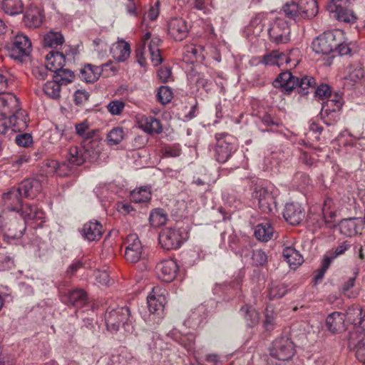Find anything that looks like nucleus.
Returning a JSON list of instances; mask_svg holds the SVG:
<instances>
[{"instance_id": "obj_38", "label": "nucleus", "mask_w": 365, "mask_h": 365, "mask_svg": "<svg viewBox=\"0 0 365 365\" xmlns=\"http://www.w3.org/2000/svg\"><path fill=\"white\" fill-rule=\"evenodd\" d=\"M299 9L301 17L304 19H312L319 11L317 0H300Z\"/></svg>"}, {"instance_id": "obj_45", "label": "nucleus", "mask_w": 365, "mask_h": 365, "mask_svg": "<svg viewBox=\"0 0 365 365\" xmlns=\"http://www.w3.org/2000/svg\"><path fill=\"white\" fill-rule=\"evenodd\" d=\"M296 88L297 92L305 96L309 93L310 89H313L316 86V81L312 76H304L302 78L297 77V83H296Z\"/></svg>"}, {"instance_id": "obj_16", "label": "nucleus", "mask_w": 365, "mask_h": 365, "mask_svg": "<svg viewBox=\"0 0 365 365\" xmlns=\"http://www.w3.org/2000/svg\"><path fill=\"white\" fill-rule=\"evenodd\" d=\"M190 26L182 18H173L168 24V34L175 41H182L190 31Z\"/></svg>"}, {"instance_id": "obj_63", "label": "nucleus", "mask_w": 365, "mask_h": 365, "mask_svg": "<svg viewBox=\"0 0 365 365\" xmlns=\"http://www.w3.org/2000/svg\"><path fill=\"white\" fill-rule=\"evenodd\" d=\"M125 108L124 102L118 100H114L110 101L107 105L108 110L113 115H117L121 113Z\"/></svg>"}, {"instance_id": "obj_13", "label": "nucleus", "mask_w": 365, "mask_h": 365, "mask_svg": "<svg viewBox=\"0 0 365 365\" xmlns=\"http://www.w3.org/2000/svg\"><path fill=\"white\" fill-rule=\"evenodd\" d=\"M124 245L125 259L130 263L138 262L143 253V246L138 235L135 233L128 235L124 241Z\"/></svg>"}, {"instance_id": "obj_12", "label": "nucleus", "mask_w": 365, "mask_h": 365, "mask_svg": "<svg viewBox=\"0 0 365 365\" xmlns=\"http://www.w3.org/2000/svg\"><path fill=\"white\" fill-rule=\"evenodd\" d=\"M159 242L166 250H175L180 247L185 238L180 230L165 227L159 234Z\"/></svg>"}, {"instance_id": "obj_23", "label": "nucleus", "mask_w": 365, "mask_h": 365, "mask_svg": "<svg viewBox=\"0 0 365 365\" xmlns=\"http://www.w3.org/2000/svg\"><path fill=\"white\" fill-rule=\"evenodd\" d=\"M110 66L111 63H103L101 66L86 64L81 68L79 77L86 83H93L98 80L103 71Z\"/></svg>"}, {"instance_id": "obj_3", "label": "nucleus", "mask_w": 365, "mask_h": 365, "mask_svg": "<svg viewBox=\"0 0 365 365\" xmlns=\"http://www.w3.org/2000/svg\"><path fill=\"white\" fill-rule=\"evenodd\" d=\"M343 35L341 30L324 31L313 41L312 49L317 53L329 55L334 52Z\"/></svg>"}, {"instance_id": "obj_21", "label": "nucleus", "mask_w": 365, "mask_h": 365, "mask_svg": "<svg viewBox=\"0 0 365 365\" xmlns=\"http://www.w3.org/2000/svg\"><path fill=\"white\" fill-rule=\"evenodd\" d=\"M346 319H347V313L334 312L329 314L326 319L327 330L332 334H339L345 331Z\"/></svg>"}, {"instance_id": "obj_26", "label": "nucleus", "mask_w": 365, "mask_h": 365, "mask_svg": "<svg viewBox=\"0 0 365 365\" xmlns=\"http://www.w3.org/2000/svg\"><path fill=\"white\" fill-rule=\"evenodd\" d=\"M362 225L361 218L350 217L341 220L339 226L340 232L342 235L347 237H352L361 231Z\"/></svg>"}, {"instance_id": "obj_50", "label": "nucleus", "mask_w": 365, "mask_h": 365, "mask_svg": "<svg viewBox=\"0 0 365 365\" xmlns=\"http://www.w3.org/2000/svg\"><path fill=\"white\" fill-rule=\"evenodd\" d=\"M288 292L287 286L283 283L272 282L269 286L268 297L270 300L282 298Z\"/></svg>"}, {"instance_id": "obj_62", "label": "nucleus", "mask_w": 365, "mask_h": 365, "mask_svg": "<svg viewBox=\"0 0 365 365\" xmlns=\"http://www.w3.org/2000/svg\"><path fill=\"white\" fill-rule=\"evenodd\" d=\"M333 200L331 198L327 197L324 200L323 207H322V215L323 217L322 218V222L319 223V226L321 224L323 223V222H327V217L329 216L331 218H333L335 217V212L332 210L333 207Z\"/></svg>"}, {"instance_id": "obj_27", "label": "nucleus", "mask_w": 365, "mask_h": 365, "mask_svg": "<svg viewBox=\"0 0 365 365\" xmlns=\"http://www.w3.org/2000/svg\"><path fill=\"white\" fill-rule=\"evenodd\" d=\"M82 149H83V156L86 162H95L98 159L101 153V143L98 139H91L88 141H83Z\"/></svg>"}, {"instance_id": "obj_7", "label": "nucleus", "mask_w": 365, "mask_h": 365, "mask_svg": "<svg viewBox=\"0 0 365 365\" xmlns=\"http://www.w3.org/2000/svg\"><path fill=\"white\" fill-rule=\"evenodd\" d=\"M270 355L281 361H287L295 354V346L287 335H281L275 339L269 349Z\"/></svg>"}, {"instance_id": "obj_1", "label": "nucleus", "mask_w": 365, "mask_h": 365, "mask_svg": "<svg viewBox=\"0 0 365 365\" xmlns=\"http://www.w3.org/2000/svg\"><path fill=\"white\" fill-rule=\"evenodd\" d=\"M107 329L112 333L117 332L122 327L126 331L133 330L132 317L127 307H109L105 314Z\"/></svg>"}, {"instance_id": "obj_47", "label": "nucleus", "mask_w": 365, "mask_h": 365, "mask_svg": "<svg viewBox=\"0 0 365 365\" xmlns=\"http://www.w3.org/2000/svg\"><path fill=\"white\" fill-rule=\"evenodd\" d=\"M359 340L356 342L352 334L349 339V345L354 346L356 349V357L357 359L365 365V334H361L359 336Z\"/></svg>"}, {"instance_id": "obj_15", "label": "nucleus", "mask_w": 365, "mask_h": 365, "mask_svg": "<svg viewBox=\"0 0 365 365\" xmlns=\"http://www.w3.org/2000/svg\"><path fill=\"white\" fill-rule=\"evenodd\" d=\"M20 191L16 190L15 187H12L9 192L4 193L2 195L3 207L2 212H15L18 214L22 207Z\"/></svg>"}, {"instance_id": "obj_35", "label": "nucleus", "mask_w": 365, "mask_h": 365, "mask_svg": "<svg viewBox=\"0 0 365 365\" xmlns=\"http://www.w3.org/2000/svg\"><path fill=\"white\" fill-rule=\"evenodd\" d=\"M85 162L82 146H72L69 148L65 162L69 170L71 166H80Z\"/></svg>"}, {"instance_id": "obj_36", "label": "nucleus", "mask_w": 365, "mask_h": 365, "mask_svg": "<svg viewBox=\"0 0 365 365\" xmlns=\"http://www.w3.org/2000/svg\"><path fill=\"white\" fill-rule=\"evenodd\" d=\"M140 128L149 134H160L163 132V125L159 120L153 117H144L140 121Z\"/></svg>"}, {"instance_id": "obj_6", "label": "nucleus", "mask_w": 365, "mask_h": 365, "mask_svg": "<svg viewBox=\"0 0 365 365\" xmlns=\"http://www.w3.org/2000/svg\"><path fill=\"white\" fill-rule=\"evenodd\" d=\"M341 106L342 97L338 93H336L332 98H329L324 102L320 113L323 123L328 126L335 125L339 120Z\"/></svg>"}, {"instance_id": "obj_58", "label": "nucleus", "mask_w": 365, "mask_h": 365, "mask_svg": "<svg viewBox=\"0 0 365 365\" xmlns=\"http://www.w3.org/2000/svg\"><path fill=\"white\" fill-rule=\"evenodd\" d=\"M173 93L168 86H162L158 88L157 93V99L163 105H165L171 101Z\"/></svg>"}, {"instance_id": "obj_40", "label": "nucleus", "mask_w": 365, "mask_h": 365, "mask_svg": "<svg viewBox=\"0 0 365 365\" xmlns=\"http://www.w3.org/2000/svg\"><path fill=\"white\" fill-rule=\"evenodd\" d=\"M274 235V228L269 222H262L255 228V237L262 242H268Z\"/></svg>"}, {"instance_id": "obj_64", "label": "nucleus", "mask_w": 365, "mask_h": 365, "mask_svg": "<svg viewBox=\"0 0 365 365\" xmlns=\"http://www.w3.org/2000/svg\"><path fill=\"white\" fill-rule=\"evenodd\" d=\"M359 274V269L354 270L353 275L349 277L341 285V290L344 294H346L355 285V281Z\"/></svg>"}, {"instance_id": "obj_30", "label": "nucleus", "mask_w": 365, "mask_h": 365, "mask_svg": "<svg viewBox=\"0 0 365 365\" xmlns=\"http://www.w3.org/2000/svg\"><path fill=\"white\" fill-rule=\"evenodd\" d=\"M63 301L73 307H80L87 302V294L81 289L68 290L63 297Z\"/></svg>"}, {"instance_id": "obj_34", "label": "nucleus", "mask_w": 365, "mask_h": 365, "mask_svg": "<svg viewBox=\"0 0 365 365\" xmlns=\"http://www.w3.org/2000/svg\"><path fill=\"white\" fill-rule=\"evenodd\" d=\"M24 22L30 29L39 27L43 22L41 11L37 7L28 9L24 15Z\"/></svg>"}, {"instance_id": "obj_52", "label": "nucleus", "mask_w": 365, "mask_h": 365, "mask_svg": "<svg viewBox=\"0 0 365 365\" xmlns=\"http://www.w3.org/2000/svg\"><path fill=\"white\" fill-rule=\"evenodd\" d=\"M53 76L61 86H66L68 83H71L74 79L73 73L66 68H60L59 70H56L53 72Z\"/></svg>"}, {"instance_id": "obj_29", "label": "nucleus", "mask_w": 365, "mask_h": 365, "mask_svg": "<svg viewBox=\"0 0 365 365\" xmlns=\"http://www.w3.org/2000/svg\"><path fill=\"white\" fill-rule=\"evenodd\" d=\"M169 336L184 347L189 353L195 351V336L192 333L182 334L178 330L173 329L170 331Z\"/></svg>"}, {"instance_id": "obj_59", "label": "nucleus", "mask_w": 365, "mask_h": 365, "mask_svg": "<svg viewBox=\"0 0 365 365\" xmlns=\"http://www.w3.org/2000/svg\"><path fill=\"white\" fill-rule=\"evenodd\" d=\"M148 50L150 54L151 61L154 66H158L163 62V58L160 55V49L158 48L157 44L152 41L149 46Z\"/></svg>"}, {"instance_id": "obj_54", "label": "nucleus", "mask_w": 365, "mask_h": 365, "mask_svg": "<svg viewBox=\"0 0 365 365\" xmlns=\"http://www.w3.org/2000/svg\"><path fill=\"white\" fill-rule=\"evenodd\" d=\"M124 131L120 127L113 128L107 135V142L109 145H118L123 139Z\"/></svg>"}, {"instance_id": "obj_18", "label": "nucleus", "mask_w": 365, "mask_h": 365, "mask_svg": "<svg viewBox=\"0 0 365 365\" xmlns=\"http://www.w3.org/2000/svg\"><path fill=\"white\" fill-rule=\"evenodd\" d=\"M19 218L25 222V225L29 222H36L38 225L44 222L45 213L43 210L35 205L26 204L22 207L18 213Z\"/></svg>"}, {"instance_id": "obj_9", "label": "nucleus", "mask_w": 365, "mask_h": 365, "mask_svg": "<svg viewBox=\"0 0 365 365\" xmlns=\"http://www.w3.org/2000/svg\"><path fill=\"white\" fill-rule=\"evenodd\" d=\"M290 33L288 22L281 17L276 18L268 29L269 39L276 44L288 43L290 41Z\"/></svg>"}, {"instance_id": "obj_51", "label": "nucleus", "mask_w": 365, "mask_h": 365, "mask_svg": "<svg viewBox=\"0 0 365 365\" xmlns=\"http://www.w3.org/2000/svg\"><path fill=\"white\" fill-rule=\"evenodd\" d=\"M152 194L149 188H140L134 190L130 192V200L135 203H142L148 202L151 199Z\"/></svg>"}, {"instance_id": "obj_43", "label": "nucleus", "mask_w": 365, "mask_h": 365, "mask_svg": "<svg viewBox=\"0 0 365 365\" xmlns=\"http://www.w3.org/2000/svg\"><path fill=\"white\" fill-rule=\"evenodd\" d=\"M1 9L10 16L21 14L24 4L21 0H2Z\"/></svg>"}, {"instance_id": "obj_14", "label": "nucleus", "mask_w": 365, "mask_h": 365, "mask_svg": "<svg viewBox=\"0 0 365 365\" xmlns=\"http://www.w3.org/2000/svg\"><path fill=\"white\" fill-rule=\"evenodd\" d=\"M252 197L257 200L259 208L264 213H273L276 205L272 194L264 187L257 185L252 194Z\"/></svg>"}, {"instance_id": "obj_8", "label": "nucleus", "mask_w": 365, "mask_h": 365, "mask_svg": "<svg viewBox=\"0 0 365 365\" xmlns=\"http://www.w3.org/2000/svg\"><path fill=\"white\" fill-rule=\"evenodd\" d=\"M11 58L22 62L31 51V42L28 36L19 34L6 46Z\"/></svg>"}, {"instance_id": "obj_56", "label": "nucleus", "mask_w": 365, "mask_h": 365, "mask_svg": "<svg viewBox=\"0 0 365 365\" xmlns=\"http://www.w3.org/2000/svg\"><path fill=\"white\" fill-rule=\"evenodd\" d=\"M251 256V264L253 266H263L267 262V255L262 250H252Z\"/></svg>"}, {"instance_id": "obj_39", "label": "nucleus", "mask_w": 365, "mask_h": 365, "mask_svg": "<svg viewBox=\"0 0 365 365\" xmlns=\"http://www.w3.org/2000/svg\"><path fill=\"white\" fill-rule=\"evenodd\" d=\"M64 41V37L60 31H50L43 37L45 48L56 49L58 46H61Z\"/></svg>"}, {"instance_id": "obj_55", "label": "nucleus", "mask_w": 365, "mask_h": 365, "mask_svg": "<svg viewBox=\"0 0 365 365\" xmlns=\"http://www.w3.org/2000/svg\"><path fill=\"white\" fill-rule=\"evenodd\" d=\"M283 12L287 18L295 20L297 17L301 16L299 4L295 2L287 3L283 6Z\"/></svg>"}, {"instance_id": "obj_37", "label": "nucleus", "mask_w": 365, "mask_h": 365, "mask_svg": "<svg viewBox=\"0 0 365 365\" xmlns=\"http://www.w3.org/2000/svg\"><path fill=\"white\" fill-rule=\"evenodd\" d=\"M44 167L46 168V174L53 175L57 174L59 176H66L69 170L68 169V165L65 162L62 163H59L58 161L55 160H46L43 163Z\"/></svg>"}, {"instance_id": "obj_5", "label": "nucleus", "mask_w": 365, "mask_h": 365, "mask_svg": "<svg viewBox=\"0 0 365 365\" xmlns=\"http://www.w3.org/2000/svg\"><path fill=\"white\" fill-rule=\"evenodd\" d=\"M213 156L220 163L227 162L237 150L235 138L227 133H216Z\"/></svg>"}, {"instance_id": "obj_19", "label": "nucleus", "mask_w": 365, "mask_h": 365, "mask_svg": "<svg viewBox=\"0 0 365 365\" xmlns=\"http://www.w3.org/2000/svg\"><path fill=\"white\" fill-rule=\"evenodd\" d=\"M297 77L292 75L290 71L279 73L272 82L274 88H278L285 95H289L296 88Z\"/></svg>"}, {"instance_id": "obj_44", "label": "nucleus", "mask_w": 365, "mask_h": 365, "mask_svg": "<svg viewBox=\"0 0 365 365\" xmlns=\"http://www.w3.org/2000/svg\"><path fill=\"white\" fill-rule=\"evenodd\" d=\"M241 314L243 316L249 327H253L258 324L259 313L250 305H245L240 308Z\"/></svg>"}, {"instance_id": "obj_61", "label": "nucleus", "mask_w": 365, "mask_h": 365, "mask_svg": "<svg viewBox=\"0 0 365 365\" xmlns=\"http://www.w3.org/2000/svg\"><path fill=\"white\" fill-rule=\"evenodd\" d=\"M267 15L264 13L256 14L250 21V26L255 30L253 32H261L263 29Z\"/></svg>"}, {"instance_id": "obj_49", "label": "nucleus", "mask_w": 365, "mask_h": 365, "mask_svg": "<svg viewBox=\"0 0 365 365\" xmlns=\"http://www.w3.org/2000/svg\"><path fill=\"white\" fill-rule=\"evenodd\" d=\"M75 129L76 134L81 137L83 141H88L93 139V137L96 133V130L90 129L87 120H83L81 123L76 124Z\"/></svg>"}, {"instance_id": "obj_33", "label": "nucleus", "mask_w": 365, "mask_h": 365, "mask_svg": "<svg viewBox=\"0 0 365 365\" xmlns=\"http://www.w3.org/2000/svg\"><path fill=\"white\" fill-rule=\"evenodd\" d=\"M205 309L203 306H199L191 310L188 317L184 321L183 324L191 329L198 327L205 318Z\"/></svg>"}, {"instance_id": "obj_22", "label": "nucleus", "mask_w": 365, "mask_h": 365, "mask_svg": "<svg viewBox=\"0 0 365 365\" xmlns=\"http://www.w3.org/2000/svg\"><path fill=\"white\" fill-rule=\"evenodd\" d=\"M304 211L299 203H287L283 210L284 220L292 225H299L304 217Z\"/></svg>"}, {"instance_id": "obj_17", "label": "nucleus", "mask_w": 365, "mask_h": 365, "mask_svg": "<svg viewBox=\"0 0 365 365\" xmlns=\"http://www.w3.org/2000/svg\"><path fill=\"white\" fill-rule=\"evenodd\" d=\"M178 265L176 261L169 259L160 262L155 267L158 278L165 282H172L176 277Z\"/></svg>"}, {"instance_id": "obj_57", "label": "nucleus", "mask_w": 365, "mask_h": 365, "mask_svg": "<svg viewBox=\"0 0 365 365\" xmlns=\"http://www.w3.org/2000/svg\"><path fill=\"white\" fill-rule=\"evenodd\" d=\"M276 316V313L269 307L265 309L263 326L267 331H272L274 329Z\"/></svg>"}, {"instance_id": "obj_4", "label": "nucleus", "mask_w": 365, "mask_h": 365, "mask_svg": "<svg viewBox=\"0 0 365 365\" xmlns=\"http://www.w3.org/2000/svg\"><path fill=\"white\" fill-rule=\"evenodd\" d=\"M9 73L0 70V115L9 116L20 108L19 99L11 93H5L9 84Z\"/></svg>"}, {"instance_id": "obj_42", "label": "nucleus", "mask_w": 365, "mask_h": 365, "mask_svg": "<svg viewBox=\"0 0 365 365\" xmlns=\"http://www.w3.org/2000/svg\"><path fill=\"white\" fill-rule=\"evenodd\" d=\"M61 85L53 76L51 81H48L43 87V91L48 98L58 100L61 98Z\"/></svg>"}, {"instance_id": "obj_28", "label": "nucleus", "mask_w": 365, "mask_h": 365, "mask_svg": "<svg viewBox=\"0 0 365 365\" xmlns=\"http://www.w3.org/2000/svg\"><path fill=\"white\" fill-rule=\"evenodd\" d=\"M81 235L88 241H98L103 235V225L97 220H91L83 225Z\"/></svg>"}, {"instance_id": "obj_32", "label": "nucleus", "mask_w": 365, "mask_h": 365, "mask_svg": "<svg viewBox=\"0 0 365 365\" xmlns=\"http://www.w3.org/2000/svg\"><path fill=\"white\" fill-rule=\"evenodd\" d=\"M113 58L118 62H123L130 55V46L128 43L122 40L114 43L110 48Z\"/></svg>"}, {"instance_id": "obj_53", "label": "nucleus", "mask_w": 365, "mask_h": 365, "mask_svg": "<svg viewBox=\"0 0 365 365\" xmlns=\"http://www.w3.org/2000/svg\"><path fill=\"white\" fill-rule=\"evenodd\" d=\"M364 76V71L360 65H352L348 69L346 79L356 83L360 81Z\"/></svg>"}, {"instance_id": "obj_20", "label": "nucleus", "mask_w": 365, "mask_h": 365, "mask_svg": "<svg viewBox=\"0 0 365 365\" xmlns=\"http://www.w3.org/2000/svg\"><path fill=\"white\" fill-rule=\"evenodd\" d=\"M228 246L230 250L242 259L249 256L250 244L246 237L239 238L235 233L231 234L228 237Z\"/></svg>"}, {"instance_id": "obj_48", "label": "nucleus", "mask_w": 365, "mask_h": 365, "mask_svg": "<svg viewBox=\"0 0 365 365\" xmlns=\"http://www.w3.org/2000/svg\"><path fill=\"white\" fill-rule=\"evenodd\" d=\"M168 220V215L162 208L154 209L150 214L149 221L153 227H159L164 225Z\"/></svg>"}, {"instance_id": "obj_11", "label": "nucleus", "mask_w": 365, "mask_h": 365, "mask_svg": "<svg viewBox=\"0 0 365 365\" xmlns=\"http://www.w3.org/2000/svg\"><path fill=\"white\" fill-rule=\"evenodd\" d=\"M168 291L160 286L153 287L151 292L147 297L148 307L150 313L162 316L165 304H167Z\"/></svg>"}, {"instance_id": "obj_41", "label": "nucleus", "mask_w": 365, "mask_h": 365, "mask_svg": "<svg viewBox=\"0 0 365 365\" xmlns=\"http://www.w3.org/2000/svg\"><path fill=\"white\" fill-rule=\"evenodd\" d=\"M283 257L287 262L292 268H295L303 262V257L300 253L292 247H287L283 249Z\"/></svg>"}, {"instance_id": "obj_31", "label": "nucleus", "mask_w": 365, "mask_h": 365, "mask_svg": "<svg viewBox=\"0 0 365 365\" xmlns=\"http://www.w3.org/2000/svg\"><path fill=\"white\" fill-rule=\"evenodd\" d=\"M46 66L49 71L53 72L62 68L65 66L66 56L63 52L52 50L46 56Z\"/></svg>"}, {"instance_id": "obj_2", "label": "nucleus", "mask_w": 365, "mask_h": 365, "mask_svg": "<svg viewBox=\"0 0 365 365\" xmlns=\"http://www.w3.org/2000/svg\"><path fill=\"white\" fill-rule=\"evenodd\" d=\"M26 230L25 222L15 212H1L0 214V231L7 240L19 239Z\"/></svg>"}, {"instance_id": "obj_60", "label": "nucleus", "mask_w": 365, "mask_h": 365, "mask_svg": "<svg viewBox=\"0 0 365 365\" xmlns=\"http://www.w3.org/2000/svg\"><path fill=\"white\" fill-rule=\"evenodd\" d=\"M192 81L195 83L197 88H202L205 91H209L211 88V80L207 78L202 73H195L192 76Z\"/></svg>"}, {"instance_id": "obj_10", "label": "nucleus", "mask_w": 365, "mask_h": 365, "mask_svg": "<svg viewBox=\"0 0 365 365\" xmlns=\"http://www.w3.org/2000/svg\"><path fill=\"white\" fill-rule=\"evenodd\" d=\"M349 0H331L327 4V10L331 16L339 21L352 23L356 16L350 9Z\"/></svg>"}, {"instance_id": "obj_25", "label": "nucleus", "mask_w": 365, "mask_h": 365, "mask_svg": "<svg viewBox=\"0 0 365 365\" xmlns=\"http://www.w3.org/2000/svg\"><path fill=\"white\" fill-rule=\"evenodd\" d=\"M10 129L12 132H21L28 126V115L24 110L18 108L7 116Z\"/></svg>"}, {"instance_id": "obj_46", "label": "nucleus", "mask_w": 365, "mask_h": 365, "mask_svg": "<svg viewBox=\"0 0 365 365\" xmlns=\"http://www.w3.org/2000/svg\"><path fill=\"white\" fill-rule=\"evenodd\" d=\"M202 48L200 46L194 44L186 45L183 48L184 58L190 63H193L195 61H199L203 58L202 54Z\"/></svg>"}, {"instance_id": "obj_24", "label": "nucleus", "mask_w": 365, "mask_h": 365, "mask_svg": "<svg viewBox=\"0 0 365 365\" xmlns=\"http://www.w3.org/2000/svg\"><path fill=\"white\" fill-rule=\"evenodd\" d=\"M21 196L26 198H35L42 190V185L38 180L26 179L22 181L18 187Z\"/></svg>"}]
</instances>
